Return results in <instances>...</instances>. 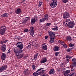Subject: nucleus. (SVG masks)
Returning <instances> with one entry per match:
<instances>
[{"label":"nucleus","mask_w":76,"mask_h":76,"mask_svg":"<svg viewBox=\"0 0 76 76\" xmlns=\"http://www.w3.org/2000/svg\"><path fill=\"white\" fill-rule=\"evenodd\" d=\"M64 26H68L69 28H72L74 27L75 23L74 21H70V20L69 19H66L63 23Z\"/></svg>","instance_id":"nucleus-1"},{"label":"nucleus","mask_w":76,"mask_h":76,"mask_svg":"<svg viewBox=\"0 0 76 76\" xmlns=\"http://www.w3.org/2000/svg\"><path fill=\"white\" fill-rule=\"evenodd\" d=\"M0 34L1 35H3L5 34V32L7 30V27L5 25L2 26L0 27Z\"/></svg>","instance_id":"nucleus-2"},{"label":"nucleus","mask_w":76,"mask_h":76,"mask_svg":"<svg viewBox=\"0 0 76 76\" xmlns=\"http://www.w3.org/2000/svg\"><path fill=\"white\" fill-rule=\"evenodd\" d=\"M57 0H52L50 4V6L52 8H54L57 6Z\"/></svg>","instance_id":"nucleus-3"},{"label":"nucleus","mask_w":76,"mask_h":76,"mask_svg":"<svg viewBox=\"0 0 76 76\" xmlns=\"http://www.w3.org/2000/svg\"><path fill=\"white\" fill-rule=\"evenodd\" d=\"M13 51L15 53V56H17L18 54H20L22 52V49L19 50L18 49L15 48L14 49Z\"/></svg>","instance_id":"nucleus-4"},{"label":"nucleus","mask_w":76,"mask_h":76,"mask_svg":"<svg viewBox=\"0 0 76 76\" xmlns=\"http://www.w3.org/2000/svg\"><path fill=\"white\" fill-rule=\"evenodd\" d=\"M34 27L31 26L30 27L29 30H28V31H29L30 35H31V36H33L34 35Z\"/></svg>","instance_id":"nucleus-5"},{"label":"nucleus","mask_w":76,"mask_h":76,"mask_svg":"<svg viewBox=\"0 0 76 76\" xmlns=\"http://www.w3.org/2000/svg\"><path fill=\"white\" fill-rule=\"evenodd\" d=\"M70 17L69 14V12H64L63 15V18L65 19H67V18H69Z\"/></svg>","instance_id":"nucleus-6"},{"label":"nucleus","mask_w":76,"mask_h":76,"mask_svg":"<svg viewBox=\"0 0 76 76\" xmlns=\"http://www.w3.org/2000/svg\"><path fill=\"white\" fill-rule=\"evenodd\" d=\"M7 65H5L0 67V72H4L7 69Z\"/></svg>","instance_id":"nucleus-7"},{"label":"nucleus","mask_w":76,"mask_h":76,"mask_svg":"<svg viewBox=\"0 0 76 76\" xmlns=\"http://www.w3.org/2000/svg\"><path fill=\"white\" fill-rule=\"evenodd\" d=\"M24 74L26 75V76H28V75H30V71L28 69H26L23 71Z\"/></svg>","instance_id":"nucleus-8"},{"label":"nucleus","mask_w":76,"mask_h":76,"mask_svg":"<svg viewBox=\"0 0 76 76\" xmlns=\"http://www.w3.org/2000/svg\"><path fill=\"white\" fill-rule=\"evenodd\" d=\"M30 20V18L29 17L24 18L23 19L22 23L23 24H25L26 22H27V21H28V20Z\"/></svg>","instance_id":"nucleus-9"},{"label":"nucleus","mask_w":76,"mask_h":76,"mask_svg":"<svg viewBox=\"0 0 76 76\" xmlns=\"http://www.w3.org/2000/svg\"><path fill=\"white\" fill-rule=\"evenodd\" d=\"M43 68H40L39 69H38L36 72H34L33 73V75L34 76H37L38 75H39V72L41 70H42V69H43Z\"/></svg>","instance_id":"nucleus-10"},{"label":"nucleus","mask_w":76,"mask_h":76,"mask_svg":"<svg viewBox=\"0 0 76 76\" xmlns=\"http://www.w3.org/2000/svg\"><path fill=\"white\" fill-rule=\"evenodd\" d=\"M1 50L3 52L5 51L6 50V46L5 44H3L1 46Z\"/></svg>","instance_id":"nucleus-11"},{"label":"nucleus","mask_w":76,"mask_h":76,"mask_svg":"<svg viewBox=\"0 0 76 76\" xmlns=\"http://www.w3.org/2000/svg\"><path fill=\"white\" fill-rule=\"evenodd\" d=\"M48 33L50 37V38H51L53 37H55V34L54 33L50 31H48Z\"/></svg>","instance_id":"nucleus-12"},{"label":"nucleus","mask_w":76,"mask_h":76,"mask_svg":"<svg viewBox=\"0 0 76 76\" xmlns=\"http://www.w3.org/2000/svg\"><path fill=\"white\" fill-rule=\"evenodd\" d=\"M15 13L18 15H20L22 13V10L20 8H18L15 10Z\"/></svg>","instance_id":"nucleus-13"},{"label":"nucleus","mask_w":76,"mask_h":76,"mask_svg":"<svg viewBox=\"0 0 76 76\" xmlns=\"http://www.w3.org/2000/svg\"><path fill=\"white\" fill-rule=\"evenodd\" d=\"M6 55L4 53H3L2 54V55L1 56V58L2 60H4L6 59Z\"/></svg>","instance_id":"nucleus-14"},{"label":"nucleus","mask_w":76,"mask_h":76,"mask_svg":"<svg viewBox=\"0 0 76 76\" xmlns=\"http://www.w3.org/2000/svg\"><path fill=\"white\" fill-rule=\"evenodd\" d=\"M69 73H70V70H67L66 71H64V76H67Z\"/></svg>","instance_id":"nucleus-15"},{"label":"nucleus","mask_w":76,"mask_h":76,"mask_svg":"<svg viewBox=\"0 0 76 76\" xmlns=\"http://www.w3.org/2000/svg\"><path fill=\"white\" fill-rule=\"evenodd\" d=\"M54 69H52L50 70L49 72V75H53L54 73Z\"/></svg>","instance_id":"nucleus-16"},{"label":"nucleus","mask_w":76,"mask_h":76,"mask_svg":"<svg viewBox=\"0 0 76 76\" xmlns=\"http://www.w3.org/2000/svg\"><path fill=\"white\" fill-rule=\"evenodd\" d=\"M60 50V48L58 46H55L53 48L54 51H58Z\"/></svg>","instance_id":"nucleus-17"},{"label":"nucleus","mask_w":76,"mask_h":76,"mask_svg":"<svg viewBox=\"0 0 76 76\" xmlns=\"http://www.w3.org/2000/svg\"><path fill=\"white\" fill-rule=\"evenodd\" d=\"M17 47H18L20 49H22L23 48V44L21 43L20 45L19 44L17 46Z\"/></svg>","instance_id":"nucleus-18"},{"label":"nucleus","mask_w":76,"mask_h":76,"mask_svg":"<svg viewBox=\"0 0 76 76\" xmlns=\"http://www.w3.org/2000/svg\"><path fill=\"white\" fill-rule=\"evenodd\" d=\"M45 70L42 69L39 72V75H42V74H44V73H45Z\"/></svg>","instance_id":"nucleus-19"},{"label":"nucleus","mask_w":76,"mask_h":76,"mask_svg":"<svg viewBox=\"0 0 76 76\" xmlns=\"http://www.w3.org/2000/svg\"><path fill=\"white\" fill-rule=\"evenodd\" d=\"M54 28H52V29L53 30V31H57L58 29V27H57V26H55Z\"/></svg>","instance_id":"nucleus-20"},{"label":"nucleus","mask_w":76,"mask_h":76,"mask_svg":"<svg viewBox=\"0 0 76 76\" xmlns=\"http://www.w3.org/2000/svg\"><path fill=\"white\" fill-rule=\"evenodd\" d=\"M47 58H45L43 59V60H42L41 61V63H44L47 62Z\"/></svg>","instance_id":"nucleus-21"},{"label":"nucleus","mask_w":76,"mask_h":76,"mask_svg":"<svg viewBox=\"0 0 76 76\" xmlns=\"http://www.w3.org/2000/svg\"><path fill=\"white\" fill-rule=\"evenodd\" d=\"M8 16V14H7V13H6L2 15H1V17L4 18V17H7V16Z\"/></svg>","instance_id":"nucleus-22"},{"label":"nucleus","mask_w":76,"mask_h":76,"mask_svg":"<svg viewBox=\"0 0 76 76\" xmlns=\"http://www.w3.org/2000/svg\"><path fill=\"white\" fill-rule=\"evenodd\" d=\"M66 40H67L68 41H72L71 37H70L69 36H67Z\"/></svg>","instance_id":"nucleus-23"},{"label":"nucleus","mask_w":76,"mask_h":76,"mask_svg":"<svg viewBox=\"0 0 76 76\" xmlns=\"http://www.w3.org/2000/svg\"><path fill=\"white\" fill-rule=\"evenodd\" d=\"M47 20L45 18H44L41 19H40L39 21L40 22H44V21H45V20Z\"/></svg>","instance_id":"nucleus-24"},{"label":"nucleus","mask_w":76,"mask_h":76,"mask_svg":"<svg viewBox=\"0 0 76 76\" xmlns=\"http://www.w3.org/2000/svg\"><path fill=\"white\" fill-rule=\"evenodd\" d=\"M2 40V41L3 42V43H6L8 41V40H6V38L4 37L3 38Z\"/></svg>","instance_id":"nucleus-25"},{"label":"nucleus","mask_w":76,"mask_h":76,"mask_svg":"<svg viewBox=\"0 0 76 76\" xmlns=\"http://www.w3.org/2000/svg\"><path fill=\"white\" fill-rule=\"evenodd\" d=\"M18 58H22V55L21 54H17V55H15Z\"/></svg>","instance_id":"nucleus-26"},{"label":"nucleus","mask_w":76,"mask_h":76,"mask_svg":"<svg viewBox=\"0 0 76 76\" xmlns=\"http://www.w3.org/2000/svg\"><path fill=\"white\" fill-rule=\"evenodd\" d=\"M44 17H45L44 18H45L46 19V20H48V14H45L44 15Z\"/></svg>","instance_id":"nucleus-27"},{"label":"nucleus","mask_w":76,"mask_h":76,"mask_svg":"<svg viewBox=\"0 0 76 76\" xmlns=\"http://www.w3.org/2000/svg\"><path fill=\"white\" fill-rule=\"evenodd\" d=\"M31 23L33 24L36 22L35 20H34V18H33L31 19Z\"/></svg>","instance_id":"nucleus-28"},{"label":"nucleus","mask_w":76,"mask_h":76,"mask_svg":"<svg viewBox=\"0 0 76 76\" xmlns=\"http://www.w3.org/2000/svg\"><path fill=\"white\" fill-rule=\"evenodd\" d=\"M47 47V45H45L44 46H43L42 47V48L43 49V50H46Z\"/></svg>","instance_id":"nucleus-29"},{"label":"nucleus","mask_w":76,"mask_h":76,"mask_svg":"<svg viewBox=\"0 0 76 76\" xmlns=\"http://www.w3.org/2000/svg\"><path fill=\"white\" fill-rule=\"evenodd\" d=\"M15 38L16 39H18V40H20L21 38H22L21 37H20V36H16L15 37Z\"/></svg>","instance_id":"nucleus-30"},{"label":"nucleus","mask_w":76,"mask_h":76,"mask_svg":"<svg viewBox=\"0 0 76 76\" xmlns=\"http://www.w3.org/2000/svg\"><path fill=\"white\" fill-rule=\"evenodd\" d=\"M50 40L52 41H54V39H55V36L52 37H50Z\"/></svg>","instance_id":"nucleus-31"},{"label":"nucleus","mask_w":76,"mask_h":76,"mask_svg":"<svg viewBox=\"0 0 76 76\" xmlns=\"http://www.w3.org/2000/svg\"><path fill=\"white\" fill-rule=\"evenodd\" d=\"M38 53H36L35 55H34V60H36L37 58V57H38Z\"/></svg>","instance_id":"nucleus-32"},{"label":"nucleus","mask_w":76,"mask_h":76,"mask_svg":"<svg viewBox=\"0 0 76 76\" xmlns=\"http://www.w3.org/2000/svg\"><path fill=\"white\" fill-rule=\"evenodd\" d=\"M71 71H73L74 70H75V66H72L71 67Z\"/></svg>","instance_id":"nucleus-33"},{"label":"nucleus","mask_w":76,"mask_h":76,"mask_svg":"<svg viewBox=\"0 0 76 76\" xmlns=\"http://www.w3.org/2000/svg\"><path fill=\"white\" fill-rule=\"evenodd\" d=\"M72 57V56H69V55H66V58H69V59H70Z\"/></svg>","instance_id":"nucleus-34"},{"label":"nucleus","mask_w":76,"mask_h":76,"mask_svg":"<svg viewBox=\"0 0 76 76\" xmlns=\"http://www.w3.org/2000/svg\"><path fill=\"white\" fill-rule=\"evenodd\" d=\"M34 18V19L35 20L36 22H37V20H38V17H37V16H34V18Z\"/></svg>","instance_id":"nucleus-35"},{"label":"nucleus","mask_w":76,"mask_h":76,"mask_svg":"<svg viewBox=\"0 0 76 76\" xmlns=\"http://www.w3.org/2000/svg\"><path fill=\"white\" fill-rule=\"evenodd\" d=\"M62 45H63V47H64V48H66L67 47V45L66 44H62Z\"/></svg>","instance_id":"nucleus-36"},{"label":"nucleus","mask_w":76,"mask_h":76,"mask_svg":"<svg viewBox=\"0 0 76 76\" xmlns=\"http://www.w3.org/2000/svg\"><path fill=\"white\" fill-rule=\"evenodd\" d=\"M71 50H72V48H68L66 50V51L67 52H70Z\"/></svg>","instance_id":"nucleus-37"},{"label":"nucleus","mask_w":76,"mask_h":76,"mask_svg":"<svg viewBox=\"0 0 76 76\" xmlns=\"http://www.w3.org/2000/svg\"><path fill=\"white\" fill-rule=\"evenodd\" d=\"M41 76H50L48 75L46 73H45L43 75H42Z\"/></svg>","instance_id":"nucleus-38"},{"label":"nucleus","mask_w":76,"mask_h":76,"mask_svg":"<svg viewBox=\"0 0 76 76\" xmlns=\"http://www.w3.org/2000/svg\"><path fill=\"white\" fill-rule=\"evenodd\" d=\"M62 1L63 3H66L68 2V0H62Z\"/></svg>","instance_id":"nucleus-39"},{"label":"nucleus","mask_w":76,"mask_h":76,"mask_svg":"<svg viewBox=\"0 0 76 76\" xmlns=\"http://www.w3.org/2000/svg\"><path fill=\"white\" fill-rule=\"evenodd\" d=\"M74 46H75V45H74V44H73L70 43L69 45V47H74Z\"/></svg>","instance_id":"nucleus-40"},{"label":"nucleus","mask_w":76,"mask_h":76,"mask_svg":"<svg viewBox=\"0 0 76 76\" xmlns=\"http://www.w3.org/2000/svg\"><path fill=\"white\" fill-rule=\"evenodd\" d=\"M59 54H60V52H56L55 54V56H58V55Z\"/></svg>","instance_id":"nucleus-41"},{"label":"nucleus","mask_w":76,"mask_h":76,"mask_svg":"<svg viewBox=\"0 0 76 76\" xmlns=\"http://www.w3.org/2000/svg\"><path fill=\"white\" fill-rule=\"evenodd\" d=\"M32 67L33 70H35V65H32Z\"/></svg>","instance_id":"nucleus-42"},{"label":"nucleus","mask_w":76,"mask_h":76,"mask_svg":"<svg viewBox=\"0 0 76 76\" xmlns=\"http://www.w3.org/2000/svg\"><path fill=\"white\" fill-rule=\"evenodd\" d=\"M51 25V23H47L46 24V26H50Z\"/></svg>","instance_id":"nucleus-43"},{"label":"nucleus","mask_w":76,"mask_h":76,"mask_svg":"<svg viewBox=\"0 0 76 76\" xmlns=\"http://www.w3.org/2000/svg\"><path fill=\"white\" fill-rule=\"evenodd\" d=\"M24 32H27L29 31V30L28 29H25L24 30Z\"/></svg>","instance_id":"nucleus-44"},{"label":"nucleus","mask_w":76,"mask_h":76,"mask_svg":"<svg viewBox=\"0 0 76 76\" xmlns=\"http://www.w3.org/2000/svg\"><path fill=\"white\" fill-rule=\"evenodd\" d=\"M76 62H74L72 64V66H74L75 67V66H76Z\"/></svg>","instance_id":"nucleus-45"},{"label":"nucleus","mask_w":76,"mask_h":76,"mask_svg":"<svg viewBox=\"0 0 76 76\" xmlns=\"http://www.w3.org/2000/svg\"><path fill=\"white\" fill-rule=\"evenodd\" d=\"M63 65H64V63H63V62H61V66H63Z\"/></svg>","instance_id":"nucleus-46"},{"label":"nucleus","mask_w":76,"mask_h":76,"mask_svg":"<svg viewBox=\"0 0 76 76\" xmlns=\"http://www.w3.org/2000/svg\"><path fill=\"white\" fill-rule=\"evenodd\" d=\"M72 61H76V58H73L72 59Z\"/></svg>","instance_id":"nucleus-47"},{"label":"nucleus","mask_w":76,"mask_h":76,"mask_svg":"<svg viewBox=\"0 0 76 76\" xmlns=\"http://www.w3.org/2000/svg\"><path fill=\"white\" fill-rule=\"evenodd\" d=\"M49 42H50V43H53V42H54V41L50 40Z\"/></svg>","instance_id":"nucleus-48"},{"label":"nucleus","mask_w":76,"mask_h":76,"mask_svg":"<svg viewBox=\"0 0 76 76\" xmlns=\"http://www.w3.org/2000/svg\"><path fill=\"white\" fill-rule=\"evenodd\" d=\"M11 51H10V49H9V50L8 51L7 54H9V53H10Z\"/></svg>","instance_id":"nucleus-49"},{"label":"nucleus","mask_w":76,"mask_h":76,"mask_svg":"<svg viewBox=\"0 0 76 76\" xmlns=\"http://www.w3.org/2000/svg\"><path fill=\"white\" fill-rule=\"evenodd\" d=\"M45 39H47L48 38V36H45Z\"/></svg>","instance_id":"nucleus-50"},{"label":"nucleus","mask_w":76,"mask_h":76,"mask_svg":"<svg viewBox=\"0 0 76 76\" xmlns=\"http://www.w3.org/2000/svg\"><path fill=\"white\" fill-rule=\"evenodd\" d=\"M39 4H40L42 5V1H39Z\"/></svg>","instance_id":"nucleus-51"},{"label":"nucleus","mask_w":76,"mask_h":76,"mask_svg":"<svg viewBox=\"0 0 76 76\" xmlns=\"http://www.w3.org/2000/svg\"><path fill=\"white\" fill-rule=\"evenodd\" d=\"M3 40H1L0 42L1 44H3Z\"/></svg>","instance_id":"nucleus-52"},{"label":"nucleus","mask_w":76,"mask_h":76,"mask_svg":"<svg viewBox=\"0 0 76 76\" xmlns=\"http://www.w3.org/2000/svg\"><path fill=\"white\" fill-rule=\"evenodd\" d=\"M70 74H71V76H72L75 74V72H73L72 73H70Z\"/></svg>","instance_id":"nucleus-53"},{"label":"nucleus","mask_w":76,"mask_h":76,"mask_svg":"<svg viewBox=\"0 0 76 76\" xmlns=\"http://www.w3.org/2000/svg\"><path fill=\"white\" fill-rule=\"evenodd\" d=\"M32 44H30V45H28V46H27V47H31V45H31Z\"/></svg>","instance_id":"nucleus-54"},{"label":"nucleus","mask_w":76,"mask_h":76,"mask_svg":"<svg viewBox=\"0 0 76 76\" xmlns=\"http://www.w3.org/2000/svg\"><path fill=\"white\" fill-rule=\"evenodd\" d=\"M67 76H72L71 75V74H68V75H67Z\"/></svg>","instance_id":"nucleus-55"},{"label":"nucleus","mask_w":76,"mask_h":76,"mask_svg":"<svg viewBox=\"0 0 76 76\" xmlns=\"http://www.w3.org/2000/svg\"><path fill=\"white\" fill-rule=\"evenodd\" d=\"M20 43H21V42H18L17 43V44H20Z\"/></svg>","instance_id":"nucleus-56"},{"label":"nucleus","mask_w":76,"mask_h":76,"mask_svg":"<svg viewBox=\"0 0 76 76\" xmlns=\"http://www.w3.org/2000/svg\"><path fill=\"white\" fill-rule=\"evenodd\" d=\"M38 6H39V7H41V4H39Z\"/></svg>","instance_id":"nucleus-57"},{"label":"nucleus","mask_w":76,"mask_h":76,"mask_svg":"<svg viewBox=\"0 0 76 76\" xmlns=\"http://www.w3.org/2000/svg\"><path fill=\"white\" fill-rule=\"evenodd\" d=\"M66 60H67L68 61L67 63H68V62H69V59H67L66 58Z\"/></svg>","instance_id":"nucleus-58"},{"label":"nucleus","mask_w":76,"mask_h":76,"mask_svg":"<svg viewBox=\"0 0 76 76\" xmlns=\"http://www.w3.org/2000/svg\"><path fill=\"white\" fill-rule=\"evenodd\" d=\"M26 0H23L22 2V3H23V2H25V1Z\"/></svg>","instance_id":"nucleus-59"},{"label":"nucleus","mask_w":76,"mask_h":76,"mask_svg":"<svg viewBox=\"0 0 76 76\" xmlns=\"http://www.w3.org/2000/svg\"><path fill=\"white\" fill-rule=\"evenodd\" d=\"M57 71L58 72H60V69H57Z\"/></svg>","instance_id":"nucleus-60"},{"label":"nucleus","mask_w":76,"mask_h":76,"mask_svg":"<svg viewBox=\"0 0 76 76\" xmlns=\"http://www.w3.org/2000/svg\"><path fill=\"white\" fill-rule=\"evenodd\" d=\"M45 44H45V43H43V44H42V45H45Z\"/></svg>","instance_id":"nucleus-61"},{"label":"nucleus","mask_w":76,"mask_h":76,"mask_svg":"<svg viewBox=\"0 0 76 76\" xmlns=\"http://www.w3.org/2000/svg\"><path fill=\"white\" fill-rule=\"evenodd\" d=\"M61 43H64V42H62V41H61Z\"/></svg>","instance_id":"nucleus-62"},{"label":"nucleus","mask_w":76,"mask_h":76,"mask_svg":"<svg viewBox=\"0 0 76 76\" xmlns=\"http://www.w3.org/2000/svg\"><path fill=\"white\" fill-rule=\"evenodd\" d=\"M75 76H76V73H75Z\"/></svg>","instance_id":"nucleus-63"},{"label":"nucleus","mask_w":76,"mask_h":76,"mask_svg":"<svg viewBox=\"0 0 76 76\" xmlns=\"http://www.w3.org/2000/svg\"><path fill=\"white\" fill-rule=\"evenodd\" d=\"M24 4H25V3H24Z\"/></svg>","instance_id":"nucleus-64"}]
</instances>
